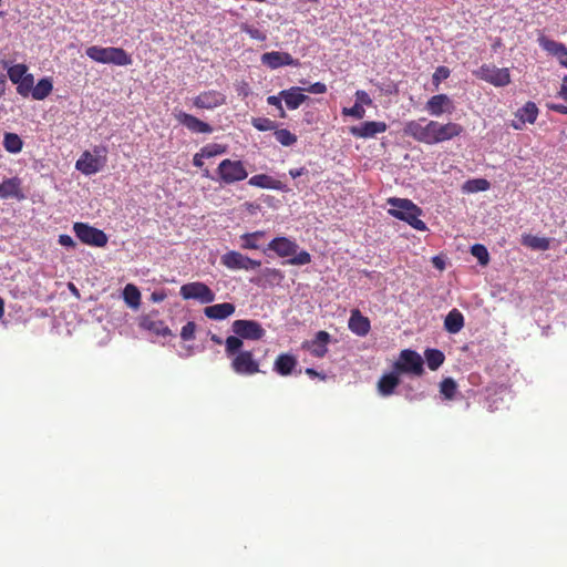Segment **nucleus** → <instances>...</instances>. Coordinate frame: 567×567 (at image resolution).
<instances>
[{
  "instance_id": "0e129e2a",
  "label": "nucleus",
  "mask_w": 567,
  "mask_h": 567,
  "mask_svg": "<svg viewBox=\"0 0 567 567\" xmlns=\"http://www.w3.org/2000/svg\"><path fill=\"white\" fill-rule=\"evenodd\" d=\"M433 264L439 269H443L444 268V262L439 257H434L433 258Z\"/></svg>"
},
{
  "instance_id": "2eb2a0df",
  "label": "nucleus",
  "mask_w": 567,
  "mask_h": 567,
  "mask_svg": "<svg viewBox=\"0 0 567 567\" xmlns=\"http://www.w3.org/2000/svg\"><path fill=\"white\" fill-rule=\"evenodd\" d=\"M260 61L264 65L271 70L279 69L281 66H299V61L293 59L288 52L270 51L261 55Z\"/></svg>"
},
{
  "instance_id": "f03ea898",
  "label": "nucleus",
  "mask_w": 567,
  "mask_h": 567,
  "mask_svg": "<svg viewBox=\"0 0 567 567\" xmlns=\"http://www.w3.org/2000/svg\"><path fill=\"white\" fill-rule=\"evenodd\" d=\"M388 204L391 206L389 214L394 218L408 223L416 230L425 231L427 229L426 224L420 219L422 209L412 200L408 198L391 197L388 199Z\"/></svg>"
},
{
  "instance_id": "338daca9",
  "label": "nucleus",
  "mask_w": 567,
  "mask_h": 567,
  "mask_svg": "<svg viewBox=\"0 0 567 567\" xmlns=\"http://www.w3.org/2000/svg\"><path fill=\"white\" fill-rule=\"evenodd\" d=\"M305 372H306V374H308L311 378H315L318 375V372L313 368H307Z\"/></svg>"
},
{
  "instance_id": "4d7b16f0",
  "label": "nucleus",
  "mask_w": 567,
  "mask_h": 567,
  "mask_svg": "<svg viewBox=\"0 0 567 567\" xmlns=\"http://www.w3.org/2000/svg\"><path fill=\"white\" fill-rule=\"evenodd\" d=\"M404 396L406 400L409 401H417V400H422L424 398L423 393H413L411 388H408L405 393H404Z\"/></svg>"
},
{
  "instance_id": "423d86ee",
  "label": "nucleus",
  "mask_w": 567,
  "mask_h": 567,
  "mask_svg": "<svg viewBox=\"0 0 567 567\" xmlns=\"http://www.w3.org/2000/svg\"><path fill=\"white\" fill-rule=\"evenodd\" d=\"M220 183L231 185L247 178L248 172L246 171L241 161H233L229 158L223 159L216 169Z\"/></svg>"
},
{
  "instance_id": "a19ab883",
  "label": "nucleus",
  "mask_w": 567,
  "mask_h": 567,
  "mask_svg": "<svg viewBox=\"0 0 567 567\" xmlns=\"http://www.w3.org/2000/svg\"><path fill=\"white\" fill-rule=\"evenodd\" d=\"M25 74H28L25 64H14L8 68V76L14 84H18Z\"/></svg>"
},
{
  "instance_id": "0eeeda50",
  "label": "nucleus",
  "mask_w": 567,
  "mask_h": 567,
  "mask_svg": "<svg viewBox=\"0 0 567 567\" xmlns=\"http://www.w3.org/2000/svg\"><path fill=\"white\" fill-rule=\"evenodd\" d=\"M105 147H95L94 154L85 151L76 161L75 168L86 176L99 173L105 166Z\"/></svg>"
},
{
  "instance_id": "c9c22d12",
  "label": "nucleus",
  "mask_w": 567,
  "mask_h": 567,
  "mask_svg": "<svg viewBox=\"0 0 567 567\" xmlns=\"http://www.w3.org/2000/svg\"><path fill=\"white\" fill-rule=\"evenodd\" d=\"M491 184L485 178H473L466 181L463 186L462 190L464 193L471 194V193H478V192H485L489 188Z\"/></svg>"
},
{
  "instance_id": "58836bf2",
  "label": "nucleus",
  "mask_w": 567,
  "mask_h": 567,
  "mask_svg": "<svg viewBox=\"0 0 567 567\" xmlns=\"http://www.w3.org/2000/svg\"><path fill=\"white\" fill-rule=\"evenodd\" d=\"M261 277L265 281L271 286L279 285L284 279V274L276 268H264L261 270Z\"/></svg>"
},
{
  "instance_id": "4be33fe9",
  "label": "nucleus",
  "mask_w": 567,
  "mask_h": 567,
  "mask_svg": "<svg viewBox=\"0 0 567 567\" xmlns=\"http://www.w3.org/2000/svg\"><path fill=\"white\" fill-rule=\"evenodd\" d=\"M302 92V87L292 86L290 89L280 91V95L289 110H297L302 103H305L308 100V96Z\"/></svg>"
},
{
  "instance_id": "aec40b11",
  "label": "nucleus",
  "mask_w": 567,
  "mask_h": 567,
  "mask_svg": "<svg viewBox=\"0 0 567 567\" xmlns=\"http://www.w3.org/2000/svg\"><path fill=\"white\" fill-rule=\"evenodd\" d=\"M538 43L543 50L555 56L563 66L567 68V48L564 43L546 37H539Z\"/></svg>"
},
{
  "instance_id": "774afa93",
  "label": "nucleus",
  "mask_w": 567,
  "mask_h": 567,
  "mask_svg": "<svg viewBox=\"0 0 567 567\" xmlns=\"http://www.w3.org/2000/svg\"><path fill=\"white\" fill-rule=\"evenodd\" d=\"M3 312H4V301L0 297V318L3 316Z\"/></svg>"
},
{
  "instance_id": "6ab92c4d",
  "label": "nucleus",
  "mask_w": 567,
  "mask_h": 567,
  "mask_svg": "<svg viewBox=\"0 0 567 567\" xmlns=\"http://www.w3.org/2000/svg\"><path fill=\"white\" fill-rule=\"evenodd\" d=\"M388 125L384 122L369 121L363 122L360 125L351 126L350 133L359 138H371L375 135L385 132Z\"/></svg>"
},
{
  "instance_id": "20e7f679",
  "label": "nucleus",
  "mask_w": 567,
  "mask_h": 567,
  "mask_svg": "<svg viewBox=\"0 0 567 567\" xmlns=\"http://www.w3.org/2000/svg\"><path fill=\"white\" fill-rule=\"evenodd\" d=\"M85 54L92 61L102 64H113L116 66H127L133 60L124 49L117 47L92 45L85 50Z\"/></svg>"
},
{
  "instance_id": "4468645a",
  "label": "nucleus",
  "mask_w": 567,
  "mask_h": 567,
  "mask_svg": "<svg viewBox=\"0 0 567 567\" xmlns=\"http://www.w3.org/2000/svg\"><path fill=\"white\" fill-rule=\"evenodd\" d=\"M193 105L200 110H214L226 103V95L216 90L200 92L192 99Z\"/></svg>"
},
{
  "instance_id": "39448f33",
  "label": "nucleus",
  "mask_w": 567,
  "mask_h": 567,
  "mask_svg": "<svg viewBox=\"0 0 567 567\" xmlns=\"http://www.w3.org/2000/svg\"><path fill=\"white\" fill-rule=\"evenodd\" d=\"M424 361L422 357L414 350H402L399 359L395 361L393 369L399 374H410L420 377L424 372Z\"/></svg>"
},
{
  "instance_id": "ea45409f",
  "label": "nucleus",
  "mask_w": 567,
  "mask_h": 567,
  "mask_svg": "<svg viewBox=\"0 0 567 567\" xmlns=\"http://www.w3.org/2000/svg\"><path fill=\"white\" fill-rule=\"evenodd\" d=\"M34 84V78L31 73L25 74L22 80L17 84V92L27 97L30 93H32Z\"/></svg>"
},
{
  "instance_id": "680f3d73",
  "label": "nucleus",
  "mask_w": 567,
  "mask_h": 567,
  "mask_svg": "<svg viewBox=\"0 0 567 567\" xmlns=\"http://www.w3.org/2000/svg\"><path fill=\"white\" fill-rule=\"evenodd\" d=\"M307 173V169L305 167H300V168H291L289 171V175L292 177V178H297V177H300L302 176L303 174Z\"/></svg>"
},
{
  "instance_id": "a878e982",
  "label": "nucleus",
  "mask_w": 567,
  "mask_h": 567,
  "mask_svg": "<svg viewBox=\"0 0 567 567\" xmlns=\"http://www.w3.org/2000/svg\"><path fill=\"white\" fill-rule=\"evenodd\" d=\"M399 373L393 369L392 372L384 374L378 382V390L382 396H389L400 383Z\"/></svg>"
},
{
  "instance_id": "864d4df0",
  "label": "nucleus",
  "mask_w": 567,
  "mask_h": 567,
  "mask_svg": "<svg viewBox=\"0 0 567 567\" xmlns=\"http://www.w3.org/2000/svg\"><path fill=\"white\" fill-rule=\"evenodd\" d=\"M355 103H360L362 106L364 105H371L372 100L369 96V94L365 91L359 90L355 92Z\"/></svg>"
},
{
  "instance_id": "4c0bfd02",
  "label": "nucleus",
  "mask_w": 567,
  "mask_h": 567,
  "mask_svg": "<svg viewBox=\"0 0 567 567\" xmlns=\"http://www.w3.org/2000/svg\"><path fill=\"white\" fill-rule=\"evenodd\" d=\"M243 338L236 336H230L225 341V351L227 357H235L237 353L241 352V348L244 342Z\"/></svg>"
},
{
  "instance_id": "f704fd0d",
  "label": "nucleus",
  "mask_w": 567,
  "mask_h": 567,
  "mask_svg": "<svg viewBox=\"0 0 567 567\" xmlns=\"http://www.w3.org/2000/svg\"><path fill=\"white\" fill-rule=\"evenodd\" d=\"M265 236V231L257 230L254 233H247L240 236V247L243 249H259V239Z\"/></svg>"
},
{
  "instance_id": "b1692460",
  "label": "nucleus",
  "mask_w": 567,
  "mask_h": 567,
  "mask_svg": "<svg viewBox=\"0 0 567 567\" xmlns=\"http://www.w3.org/2000/svg\"><path fill=\"white\" fill-rule=\"evenodd\" d=\"M140 327L154 333L155 336L166 337L172 333L171 329L162 320L155 319L152 316L142 317Z\"/></svg>"
},
{
  "instance_id": "c03bdc74",
  "label": "nucleus",
  "mask_w": 567,
  "mask_h": 567,
  "mask_svg": "<svg viewBox=\"0 0 567 567\" xmlns=\"http://www.w3.org/2000/svg\"><path fill=\"white\" fill-rule=\"evenodd\" d=\"M227 152V146L221 144H208L200 148V155H205L206 158H212Z\"/></svg>"
},
{
  "instance_id": "1a4fd4ad",
  "label": "nucleus",
  "mask_w": 567,
  "mask_h": 567,
  "mask_svg": "<svg viewBox=\"0 0 567 567\" xmlns=\"http://www.w3.org/2000/svg\"><path fill=\"white\" fill-rule=\"evenodd\" d=\"M73 230L76 237L83 244L94 247H104L107 244L106 234L103 230L92 227L87 224L75 223L73 225Z\"/></svg>"
},
{
  "instance_id": "5701e85b",
  "label": "nucleus",
  "mask_w": 567,
  "mask_h": 567,
  "mask_svg": "<svg viewBox=\"0 0 567 567\" xmlns=\"http://www.w3.org/2000/svg\"><path fill=\"white\" fill-rule=\"evenodd\" d=\"M236 307L230 302L216 303L207 306L204 313L212 320H224L235 313Z\"/></svg>"
},
{
  "instance_id": "f3484780",
  "label": "nucleus",
  "mask_w": 567,
  "mask_h": 567,
  "mask_svg": "<svg viewBox=\"0 0 567 567\" xmlns=\"http://www.w3.org/2000/svg\"><path fill=\"white\" fill-rule=\"evenodd\" d=\"M424 109L430 115L439 117L444 113L451 114L454 111V103L449 95L436 94L427 100Z\"/></svg>"
},
{
  "instance_id": "393cba45",
  "label": "nucleus",
  "mask_w": 567,
  "mask_h": 567,
  "mask_svg": "<svg viewBox=\"0 0 567 567\" xmlns=\"http://www.w3.org/2000/svg\"><path fill=\"white\" fill-rule=\"evenodd\" d=\"M248 184L250 186L260 187L265 189L286 190L287 187L280 181L274 179L271 176L266 174L254 175L249 178Z\"/></svg>"
},
{
  "instance_id": "13d9d810",
  "label": "nucleus",
  "mask_w": 567,
  "mask_h": 567,
  "mask_svg": "<svg viewBox=\"0 0 567 567\" xmlns=\"http://www.w3.org/2000/svg\"><path fill=\"white\" fill-rule=\"evenodd\" d=\"M166 297L167 295L164 290H156L152 292L151 300L153 302H162Z\"/></svg>"
},
{
  "instance_id": "f257e3e1",
  "label": "nucleus",
  "mask_w": 567,
  "mask_h": 567,
  "mask_svg": "<svg viewBox=\"0 0 567 567\" xmlns=\"http://www.w3.org/2000/svg\"><path fill=\"white\" fill-rule=\"evenodd\" d=\"M403 132L405 135L420 143L434 145L451 141L461 135L463 126L453 122L443 124L437 121H429L425 117H421L406 122Z\"/></svg>"
},
{
  "instance_id": "3c124183",
  "label": "nucleus",
  "mask_w": 567,
  "mask_h": 567,
  "mask_svg": "<svg viewBox=\"0 0 567 567\" xmlns=\"http://www.w3.org/2000/svg\"><path fill=\"white\" fill-rule=\"evenodd\" d=\"M282 101L284 99L281 97L280 92L278 93V95H270L267 97V103L271 106L277 107L279 110V116L284 118L286 117V112L282 106Z\"/></svg>"
},
{
  "instance_id": "6e6552de",
  "label": "nucleus",
  "mask_w": 567,
  "mask_h": 567,
  "mask_svg": "<svg viewBox=\"0 0 567 567\" xmlns=\"http://www.w3.org/2000/svg\"><path fill=\"white\" fill-rule=\"evenodd\" d=\"M179 295L185 300H196L203 305L212 303L216 298L215 292L202 281L183 285L179 289Z\"/></svg>"
},
{
  "instance_id": "052dcab7",
  "label": "nucleus",
  "mask_w": 567,
  "mask_h": 567,
  "mask_svg": "<svg viewBox=\"0 0 567 567\" xmlns=\"http://www.w3.org/2000/svg\"><path fill=\"white\" fill-rule=\"evenodd\" d=\"M204 158H206L205 155H200V151H199L193 157V165L202 168L204 166V161H203Z\"/></svg>"
},
{
  "instance_id": "dca6fc26",
  "label": "nucleus",
  "mask_w": 567,
  "mask_h": 567,
  "mask_svg": "<svg viewBox=\"0 0 567 567\" xmlns=\"http://www.w3.org/2000/svg\"><path fill=\"white\" fill-rule=\"evenodd\" d=\"M175 118L179 124L185 126L192 133L210 134L214 131L210 124L183 111L175 113Z\"/></svg>"
},
{
  "instance_id": "cd10ccee",
  "label": "nucleus",
  "mask_w": 567,
  "mask_h": 567,
  "mask_svg": "<svg viewBox=\"0 0 567 567\" xmlns=\"http://www.w3.org/2000/svg\"><path fill=\"white\" fill-rule=\"evenodd\" d=\"M21 181L18 177L4 179L0 183V197L3 199L8 198H21L20 194Z\"/></svg>"
},
{
  "instance_id": "6e6d98bb",
  "label": "nucleus",
  "mask_w": 567,
  "mask_h": 567,
  "mask_svg": "<svg viewBox=\"0 0 567 567\" xmlns=\"http://www.w3.org/2000/svg\"><path fill=\"white\" fill-rule=\"evenodd\" d=\"M247 33L250 35V38L252 39H256V40H259V41H264L266 40V35L264 32H261L260 30L258 29H255V28H250L247 30Z\"/></svg>"
},
{
  "instance_id": "2f4dec72",
  "label": "nucleus",
  "mask_w": 567,
  "mask_h": 567,
  "mask_svg": "<svg viewBox=\"0 0 567 567\" xmlns=\"http://www.w3.org/2000/svg\"><path fill=\"white\" fill-rule=\"evenodd\" d=\"M517 117L522 123H535L538 115V109L534 102H527L522 109L517 111Z\"/></svg>"
},
{
  "instance_id": "09e8293b",
  "label": "nucleus",
  "mask_w": 567,
  "mask_h": 567,
  "mask_svg": "<svg viewBox=\"0 0 567 567\" xmlns=\"http://www.w3.org/2000/svg\"><path fill=\"white\" fill-rule=\"evenodd\" d=\"M342 113L348 116L355 117L358 120H361L365 115V110L360 103H354L352 107H344Z\"/></svg>"
},
{
  "instance_id": "9b49d317",
  "label": "nucleus",
  "mask_w": 567,
  "mask_h": 567,
  "mask_svg": "<svg viewBox=\"0 0 567 567\" xmlns=\"http://www.w3.org/2000/svg\"><path fill=\"white\" fill-rule=\"evenodd\" d=\"M476 75L494 86H505L511 83V74L507 68L498 69L493 65L483 64L476 71Z\"/></svg>"
},
{
  "instance_id": "f8f14e48",
  "label": "nucleus",
  "mask_w": 567,
  "mask_h": 567,
  "mask_svg": "<svg viewBox=\"0 0 567 567\" xmlns=\"http://www.w3.org/2000/svg\"><path fill=\"white\" fill-rule=\"evenodd\" d=\"M221 264L230 270H254L260 267L259 260H254L238 251L230 250L221 256Z\"/></svg>"
},
{
  "instance_id": "bf43d9fd",
  "label": "nucleus",
  "mask_w": 567,
  "mask_h": 567,
  "mask_svg": "<svg viewBox=\"0 0 567 567\" xmlns=\"http://www.w3.org/2000/svg\"><path fill=\"white\" fill-rule=\"evenodd\" d=\"M549 110L555 111L560 114H567V105L560 103H550L548 104Z\"/></svg>"
},
{
  "instance_id": "603ef678",
  "label": "nucleus",
  "mask_w": 567,
  "mask_h": 567,
  "mask_svg": "<svg viewBox=\"0 0 567 567\" xmlns=\"http://www.w3.org/2000/svg\"><path fill=\"white\" fill-rule=\"evenodd\" d=\"M303 91H307L311 94H323L327 92V85L322 82H316L309 85L307 89H303Z\"/></svg>"
},
{
  "instance_id": "7c9ffc66",
  "label": "nucleus",
  "mask_w": 567,
  "mask_h": 567,
  "mask_svg": "<svg viewBox=\"0 0 567 567\" xmlns=\"http://www.w3.org/2000/svg\"><path fill=\"white\" fill-rule=\"evenodd\" d=\"M123 299L125 303L136 310L141 306V292L133 284H127L123 289Z\"/></svg>"
},
{
  "instance_id": "49530a36",
  "label": "nucleus",
  "mask_w": 567,
  "mask_h": 567,
  "mask_svg": "<svg viewBox=\"0 0 567 567\" xmlns=\"http://www.w3.org/2000/svg\"><path fill=\"white\" fill-rule=\"evenodd\" d=\"M251 124L260 132L276 131L277 128V123L268 117H255L251 120Z\"/></svg>"
},
{
  "instance_id": "473e14b6",
  "label": "nucleus",
  "mask_w": 567,
  "mask_h": 567,
  "mask_svg": "<svg viewBox=\"0 0 567 567\" xmlns=\"http://www.w3.org/2000/svg\"><path fill=\"white\" fill-rule=\"evenodd\" d=\"M53 84L49 78L41 79L32 90V97L34 100H44L52 92Z\"/></svg>"
},
{
  "instance_id": "79ce46f5",
  "label": "nucleus",
  "mask_w": 567,
  "mask_h": 567,
  "mask_svg": "<svg viewBox=\"0 0 567 567\" xmlns=\"http://www.w3.org/2000/svg\"><path fill=\"white\" fill-rule=\"evenodd\" d=\"M456 389L457 384L452 378L444 379L440 384V392L447 400L454 398Z\"/></svg>"
},
{
  "instance_id": "412c9836",
  "label": "nucleus",
  "mask_w": 567,
  "mask_h": 567,
  "mask_svg": "<svg viewBox=\"0 0 567 567\" xmlns=\"http://www.w3.org/2000/svg\"><path fill=\"white\" fill-rule=\"evenodd\" d=\"M348 327L350 331L359 337H365L371 328L370 320L360 310H351Z\"/></svg>"
},
{
  "instance_id": "e433bc0d",
  "label": "nucleus",
  "mask_w": 567,
  "mask_h": 567,
  "mask_svg": "<svg viewBox=\"0 0 567 567\" xmlns=\"http://www.w3.org/2000/svg\"><path fill=\"white\" fill-rule=\"evenodd\" d=\"M424 357L427 363V367L431 370L439 369L444 362V353L437 349H426L424 352Z\"/></svg>"
},
{
  "instance_id": "37998d69",
  "label": "nucleus",
  "mask_w": 567,
  "mask_h": 567,
  "mask_svg": "<svg viewBox=\"0 0 567 567\" xmlns=\"http://www.w3.org/2000/svg\"><path fill=\"white\" fill-rule=\"evenodd\" d=\"M275 137L284 146H291L297 142V136L286 128L275 131Z\"/></svg>"
},
{
  "instance_id": "a211bd4d",
  "label": "nucleus",
  "mask_w": 567,
  "mask_h": 567,
  "mask_svg": "<svg viewBox=\"0 0 567 567\" xmlns=\"http://www.w3.org/2000/svg\"><path fill=\"white\" fill-rule=\"evenodd\" d=\"M331 336L327 331H318L315 339L305 341L302 348L308 350L313 357L322 358L328 352V343Z\"/></svg>"
},
{
  "instance_id": "72a5a7b5",
  "label": "nucleus",
  "mask_w": 567,
  "mask_h": 567,
  "mask_svg": "<svg viewBox=\"0 0 567 567\" xmlns=\"http://www.w3.org/2000/svg\"><path fill=\"white\" fill-rule=\"evenodd\" d=\"M23 142L21 137L16 133H4L3 147L11 154H18L21 152Z\"/></svg>"
},
{
  "instance_id": "5fc2aeb1",
  "label": "nucleus",
  "mask_w": 567,
  "mask_h": 567,
  "mask_svg": "<svg viewBox=\"0 0 567 567\" xmlns=\"http://www.w3.org/2000/svg\"><path fill=\"white\" fill-rule=\"evenodd\" d=\"M58 241L61 246L66 247V248H74L76 246V243L74 241V239L70 235H66V234L60 235Z\"/></svg>"
},
{
  "instance_id": "de8ad7c7",
  "label": "nucleus",
  "mask_w": 567,
  "mask_h": 567,
  "mask_svg": "<svg viewBox=\"0 0 567 567\" xmlns=\"http://www.w3.org/2000/svg\"><path fill=\"white\" fill-rule=\"evenodd\" d=\"M450 76V69L446 66H439L434 71L432 75L433 84L439 87L442 81L446 80Z\"/></svg>"
},
{
  "instance_id": "a18cd8bd",
  "label": "nucleus",
  "mask_w": 567,
  "mask_h": 567,
  "mask_svg": "<svg viewBox=\"0 0 567 567\" xmlns=\"http://www.w3.org/2000/svg\"><path fill=\"white\" fill-rule=\"evenodd\" d=\"M471 254L478 260L480 265L482 266H486L489 262V254L484 245H473L471 247Z\"/></svg>"
},
{
  "instance_id": "8fccbe9b",
  "label": "nucleus",
  "mask_w": 567,
  "mask_h": 567,
  "mask_svg": "<svg viewBox=\"0 0 567 567\" xmlns=\"http://www.w3.org/2000/svg\"><path fill=\"white\" fill-rule=\"evenodd\" d=\"M196 323L193 321H188L181 331V338L184 341H189L195 338Z\"/></svg>"
},
{
  "instance_id": "ddd939ff",
  "label": "nucleus",
  "mask_w": 567,
  "mask_h": 567,
  "mask_svg": "<svg viewBox=\"0 0 567 567\" xmlns=\"http://www.w3.org/2000/svg\"><path fill=\"white\" fill-rule=\"evenodd\" d=\"M233 370L240 375H252L260 372L259 363L250 351L237 353L231 361Z\"/></svg>"
},
{
  "instance_id": "e2e57ef3",
  "label": "nucleus",
  "mask_w": 567,
  "mask_h": 567,
  "mask_svg": "<svg viewBox=\"0 0 567 567\" xmlns=\"http://www.w3.org/2000/svg\"><path fill=\"white\" fill-rule=\"evenodd\" d=\"M559 95L567 101V76L564 78V83L560 87Z\"/></svg>"
},
{
  "instance_id": "c756f323",
  "label": "nucleus",
  "mask_w": 567,
  "mask_h": 567,
  "mask_svg": "<svg viewBox=\"0 0 567 567\" xmlns=\"http://www.w3.org/2000/svg\"><path fill=\"white\" fill-rule=\"evenodd\" d=\"M464 327V317L457 309L451 310L444 320V328L450 333H457Z\"/></svg>"
},
{
  "instance_id": "c85d7f7f",
  "label": "nucleus",
  "mask_w": 567,
  "mask_h": 567,
  "mask_svg": "<svg viewBox=\"0 0 567 567\" xmlns=\"http://www.w3.org/2000/svg\"><path fill=\"white\" fill-rule=\"evenodd\" d=\"M520 244L527 248L537 251H545L550 248V239L547 237H539L530 234H523Z\"/></svg>"
},
{
  "instance_id": "7ed1b4c3",
  "label": "nucleus",
  "mask_w": 567,
  "mask_h": 567,
  "mask_svg": "<svg viewBox=\"0 0 567 567\" xmlns=\"http://www.w3.org/2000/svg\"><path fill=\"white\" fill-rule=\"evenodd\" d=\"M267 249L275 251L279 257H290L286 264L293 266L308 265L311 256L306 250H300L298 244L287 237H276L269 244Z\"/></svg>"
},
{
  "instance_id": "bb28decb",
  "label": "nucleus",
  "mask_w": 567,
  "mask_h": 567,
  "mask_svg": "<svg viewBox=\"0 0 567 567\" xmlns=\"http://www.w3.org/2000/svg\"><path fill=\"white\" fill-rule=\"evenodd\" d=\"M297 365V360L292 354L281 353L274 363V371L280 375H289Z\"/></svg>"
},
{
  "instance_id": "9d476101",
  "label": "nucleus",
  "mask_w": 567,
  "mask_h": 567,
  "mask_svg": "<svg viewBox=\"0 0 567 567\" xmlns=\"http://www.w3.org/2000/svg\"><path fill=\"white\" fill-rule=\"evenodd\" d=\"M235 334L247 340H260L266 334V330L256 320L238 319L231 324Z\"/></svg>"
},
{
  "instance_id": "69168bd1",
  "label": "nucleus",
  "mask_w": 567,
  "mask_h": 567,
  "mask_svg": "<svg viewBox=\"0 0 567 567\" xmlns=\"http://www.w3.org/2000/svg\"><path fill=\"white\" fill-rule=\"evenodd\" d=\"M210 340L213 342H215L216 344H221L223 343V339L220 337H218L217 334H215V333H210Z\"/></svg>"
}]
</instances>
